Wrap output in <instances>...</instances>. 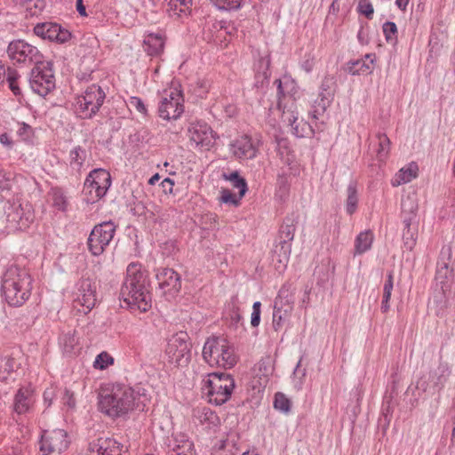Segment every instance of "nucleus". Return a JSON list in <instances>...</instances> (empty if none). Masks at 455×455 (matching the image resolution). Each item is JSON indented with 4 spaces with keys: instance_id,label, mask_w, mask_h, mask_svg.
<instances>
[{
    "instance_id": "obj_50",
    "label": "nucleus",
    "mask_w": 455,
    "mask_h": 455,
    "mask_svg": "<svg viewBox=\"0 0 455 455\" xmlns=\"http://www.w3.org/2000/svg\"><path fill=\"white\" fill-rule=\"evenodd\" d=\"M59 396L60 398L61 403L63 405L68 406L69 409H74L76 407V398L75 394L69 388H63L58 390Z\"/></svg>"
},
{
    "instance_id": "obj_63",
    "label": "nucleus",
    "mask_w": 455,
    "mask_h": 455,
    "mask_svg": "<svg viewBox=\"0 0 455 455\" xmlns=\"http://www.w3.org/2000/svg\"><path fill=\"white\" fill-rule=\"evenodd\" d=\"M57 396H59V393L55 387L46 388L44 392V403H47L48 406L52 403L53 399Z\"/></svg>"
},
{
    "instance_id": "obj_21",
    "label": "nucleus",
    "mask_w": 455,
    "mask_h": 455,
    "mask_svg": "<svg viewBox=\"0 0 455 455\" xmlns=\"http://www.w3.org/2000/svg\"><path fill=\"white\" fill-rule=\"evenodd\" d=\"M375 61L376 55L367 53L363 59L349 60L347 63L346 71L352 76L368 75L372 72Z\"/></svg>"
},
{
    "instance_id": "obj_11",
    "label": "nucleus",
    "mask_w": 455,
    "mask_h": 455,
    "mask_svg": "<svg viewBox=\"0 0 455 455\" xmlns=\"http://www.w3.org/2000/svg\"><path fill=\"white\" fill-rule=\"evenodd\" d=\"M30 87L38 95L45 97L55 88V77L52 65L41 61L36 64L30 74Z\"/></svg>"
},
{
    "instance_id": "obj_44",
    "label": "nucleus",
    "mask_w": 455,
    "mask_h": 455,
    "mask_svg": "<svg viewBox=\"0 0 455 455\" xmlns=\"http://www.w3.org/2000/svg\"><path fill=\"white\" fill-rule=\"evenodd\" d=\"M418 238V227H406L403 228V240L404 246L408 250H412L414 246L416 245Z\"/></svg>"
},
{
    "instance_id": "obj_53",
    "label": "nucleus",
    "mask_w": 455,
    "mask_h": 455,
    "mask_svg": "<svg viewBox=\"0 0 455 455\" xmlns=\"http://www.w3.org/2000/svg\"><path fill=\"white\" fill-rule=\"evenodd\" d=\"M243 196H240L239 194H234L229 189L223 188L221 190L220 201L224 204H228L234 206H237L240 204L241 199Z\"/></svg>"
},
{
    "instance_id": "obj_56",
    "label": "nucleus",
    "mask_w": 455,
    "mask_h": 455,
    "mask_svg": "<svg viewBox=\"0 0 455 455\" xmlns=\"http://www.w3.org/2000/svg\"><path fill=\"white\" fill-rule=\"evenodd\" d=\"M383 33L385 35V38L387 42H392L395 39V35L397 33V27L393 21H387L383 24Z\"/></svg>"
},
{
    "instance_id": "obj_42",
    "label": "nucleus",
    "mask_w": 455,
    "mask_h": 455,
    "mask_svg": "<svg viewBox=\"0 0 455 455\" xmlns=\"http://www.w3.org/2000/svg\"><path fill=\"white\" fill-rule=\"evenodd\" d=\"M20 76L18 74L17 70L8 68H7V78L5 81L8 84L9 89L12 92L15 96L21 95V89L19 85V80Z\"/></svg>"
},
{
    "instance_id": "obj_45",
    "label": "nucleus",
    "mask_w": 455,
    "mask_h": 455,
    "mask_svg": "<svg viewBox=\"0 0 455 455\" xmlns=\"http://www.w3.org/2000/svg\"><path fill=\"white\" fill-rule=\"evenodd\" d=\"M291 400L283 393H276L274 399V408L283 413L291 411Z\"/></svg>"
},
{
    "instance_id": "obj_18",
    "label": "nucleus",
    "mask_w": 455,
    "mask_h": 455,
    "mask_svg": "<svg viewBox=\"0 0 455 455\" xmlns=\"http://www.w3.org/2000/svg\"><path fill=\"white\" fill-rule=\"evenodd\" d=\"M34 33L51 42L64 44L71 38V33L60 25L52 22L38 23L34 28Z\"/></svg>"
},
{
    "instance_id": "obj_7",
    "label": "nucleus",
    "mask_w": 455,
    "mask_h": 455,
    "mask_svg": "<svg viewBox=\"0 0 455 455\" xmlns=\"http://www.w3.org/2000/svg\"><path fill=\"white\" fill-rule=\"evenodd\" d=\"M297 217L293 214L287 216L280 227L273 250V260H276L281 266L277 268H285L291 252V243L294 238Z\"/></svg>"
},
{
    "instance_id": "obj_52",
    "label": "nucleus",
    "mask_w": 455,
    "mask_h": 455,
    "mask_svg": "<svg viewBox=\"0 0 455 455\" xmlns=\"http://www.w3.org/2000/svg\"><path fill=\"white\" fill-rule=\"evenodd\" d=\"M114 363V358L107 352H101L96 356L93 366L96 369L104 370Z\"/></svg>"
},
{
    "instance_id": "obj_10",
    "label": "nucleus",
    "mask_w": 455,
    "mask_h": 455,
    "mask_svg": "<svg viewBox=\"0 0 455 455\" xmlns=\"http://www.w3.org/2000/svg\"><path fill=\"white\" fill-rule=\"evenodd\" d=\"M111 185V175L105 169H94L90 172L85 179L84 192L91 197L88 203H95L101 199L108 192Z\"/></svg>"
},
{
    "instance_id": "obj_13",
    "label": "nucleus",
    "mask_w": 455,
    "mask_h": 455,
    "mask_svg": "<svg viewBox=\"0 0 455 455\" xmlns=\"http://www.w3.org/2000/svg\"><path fill=\"white\" fill-rule=\"evenodd\" d=\"M166 355L170 363L177 366H187L191 360V343L186 333L173 336L168 342Z\"/></svg>"
},
{
    "instance_id": "obj_41",
    "label": "nucleus",
    "mask_w": 455,
    "mask_h": 455,
    "mask_svg": "<svg viewBox=\"0 0 455 455\" xmlns=\"http://www.w3.org/2000/svg\"><path fill=\"white\" fill-rule=\"evenodd\" d=\"M86 159V150L81 146L75 147L69 153V164L73 169L80 170Z\"/></svg>"
},
{
    "instance_id": "obj_27",
    "label": "nucleus",
    "mask_w": 455,
    "mask_h": 455,
    "mask_svg": "<svg viewBox=\"0 0 455 455\" xmlns=\"http://www.w3.org/2000/svg\"><path fill=\"white\" fill-rule=\"evenodd\" d=\"M167 455H196L194 443L185 435L179 434L173 438L172 447Z\"/></svg>"
},
{
    "instance_id": "obj_22",
    "label": "nucleus",
    "mask_w": 455,
    "mask_h": 455,
    "mask_svg": "<svg viewBox=\"0 0 455 455\" xmlns=\"http://www.w3.org/2000/svg\"><path fill=\"white\" fill-rule=\"evenodd\" d=\"M231 148L233 154L240 159H252L256 156L257 148L251 142V139L247 136H241L232 144Z\"/></svg>"
},
{
    "instance_id": "obj_62",
    "label": "nucleus",
    "mask_w": 455,
    "mask_h": 455,
    "mask_svg": "<svg viewBox=\"0 0 455 455\" xmlns=\"http://www.w3.org/2000/svg\"><path fill=\"white\" fill-rule=\"evenodd\" d=\"M11 186V174L0 170V191L9 190Z\"/></svg>"
},
{
    "instance_id": "obj_48",
    "label": "nucleus",
    "mask_w": 455,
    "mask_h": 455,
    "mask_svg": "<svg viewBox=\"0 0 455 455\" xmlns=\"http://www.w3.org/2000/svg\"><path fill=\"white\" fill-rule=\"evenodd\" d=\"M451 256V248L450 245L443 246L441 251V259L437 262V275H441L443 271H444V275L446 276L449 272L448 265L449 263L444 261V258L450 259Z\"/></svg>"
},
{
    "instance_id": "obj_35",
    "label": "nucleus",
    "mask_w": 455,
    "mask_h": 455,
    "mask_svg": "<svg viewBox=\"0 0 455 455\" xmlns=\"http://www.w3.org/2000/svg\"><path fill=\"white\" fill-rule=\"evenodd\" d=\"M290 192V182L288 179V173L282 171L277 174L275 196L281 201H284Z\"/></svg>"
},
{
    "instance_id": "obj_58",
    "label": "nucleus",
    "mask_w": 455,
    "mask_h": 455,
    "mask_svg": "<svg viewBox=\"0 0 455 455\" xmlns=\"http://www.w3.org/2000/svg\"><path fill=\"white\" fill-rule=\"evenodd\" d=\"M128 105L131 108H133L134 109H136L138 112L142 114L143 116L148 115V109L140 98L135 97V96L130 97Z\"/></svg>"
},
{
    "instance_id": "obj_20",
    "label": "nucleus",
    "mask_w": 455,
    "mask_h": 455,
    "mask_svg": "<svg viewBox=\"0 0 455 455\" xmlns=\"http://www.w3.org/2000/svg\"><path fill=\"white\" fill-rule=\"evenodd\" d=\"M92 455H124L127 448L111 437H100L89 444Z\"/></svg>"
},
{
    "instance_id": "obj_17",
    "label": "nucleus",
    "mask_w": 455,
    "mask_h": 455,
    "mask_svg": "<svg viewBox=\"0 0 455 455\" xmlns=\"http://www.w3.org/2000/svg\"><path fill=\"white\" fill-rule=\"evenodd\" d=\"M156 277L159 289L167 300L173 299L181 289L180 275L172 268H158Z\"/></svg>"
},
{
    "instance_id": "obj_36",
    "label": "nucleus",
    "mask_w": 455,
    "mask_h": 455,
    "mask_svg": "<svg viewBox=\"0 0 455 455\" xmlns=\"http://www.w3.org/2000/svg\"><path fill=\"white\" fill-rule=\"evenodd\" d=\"M418 175V165L415 163L409 164L407 168H403L399 171L395 177V182H393L394 186L405 184L411 181Z\"/></svg>"
},
{
    "instance_id": "obj_34",
    "label": "nucleus",
    "mask_w": 455,
    "mask_h": 455,
    "mask_svg": "<svg viewBox=\"0 0 455 455\" xmlns=\"http://www.w3.org/2000/svg\"><path fill=\"white\" fill-rule=\"evenodd\" d=\"M333 100L326 98V96H319L313 102L309 115L314 119H319L320 116H323L327 108L331 106Z\"/></svg>"
},
{
    "instance_id": "obj_40",
    "label": "nucleus",
    "mask_w": 455,
    "mask_h": 455,
    "mask_svg": "<svg viewBox=\"0 0 455 455\" xmlns=\"http://www.w3.org/2000/svg\"><path fill=\"white\" fill-rule=\"evenodd\" d=\"M336 89V78L333 76L327 75L323 77L321 83L319 96H326V98L333 100Z\"/></svg>"
},
{
    "instance_id": "obj_3",
    "label": "nucleus",
    "mask_w": 455,
    "mask_h": 455,
    "mask_svg": "<svg viewBox=\"0 0 455 455\" xmlns=\"http://www.w3.org/2000/svg\"><path fill=\"white\" fill-rule=\"evenodd\" d=\"M277 84V108L282 111V121L292 129V134L298 138L311 137L314 130L311 125L301 120L298 122L299 113L296 107L295 93L297 92L295 83L284 77L283 80L276 79Z\"/></svg>"
},
{
    "instance_id": "obj_23",
    "label": "nucleus",
    "mask_w": 455,
    "mask_h": 455,
    "mask_svg": "<svg viewBox=\"0 0 455 455\" xmlns=\"http://www.w3.org/2000/svg\"><path fill=\"white\" fill-rule=\"evenodd\" d=\"M402 219L404 228L419 226L417 220L418 203L414 196H407L401 203Z\"/></svg>"
},
{
    "instance_id": "obj_43",
    "label": "nucleus",
    "mask_w": 455,
    "mask_h": 455,
    "mask_svg": "<svg viewBox=\"0 0 455 455\" xmlns=\"http://www.w3.org/2000/svg\"><path fill=\"white\" fill-rule=\"evenodd\" d=\"M52 205L59 211H66L68 207L67 197L61 188H55L51 190Z\"/></svg>"
},
{
    "instance_id": "obj_14",
    "label": "nucleus",
    "mask_w": 455,
    "mask_h": 455,
    "mask_svg": "<svg viewBox=\"0 0 455 455\" xmlns=\"http://www.w3.org/2000/svg\"><path fill=\"white\" fill-rule=\"evenodd\" d=\"M190 144L200 151H209L215 144L216 132L205 122L191 123L188 128Z\"/></svg>"
},
{
    "instance_id": "obj_26",
    "label": "nucleus",
    "mask_w": 455,
    "mask_h": 455,
    "mask_svg": "<svg viewBox=\"0 0 455 455\" xmlns=\"http://www.w3.org/2000/svg\"><path fill=\"white\" fill-rule=\"evenodd\" d=\"M34 403L33 392L28 388H20L13 402V410L18 414L27 413Z\"/></svg>"
},
{
    "instance_id": "obj_55",
    "label": "nucleus",
    "mask_w": 455,
    "mask_h": 455,
    "mask_svg": "<svg viewBox=\"0 0 455 455\" xmlns=\"http://www.w3.org/2000/svg\"><path fill=\"white\" fill-rule=\"evenodd\" d=\"M357 12L364 15L368 20H371L374 13V9L369 0H358Z\"/></svg>"
},
{
    "instance_id": "obj_59",
    "label": "nucleus",
    "mask_w": 455,
    "mask_h": 455,
    "mask_svg": "<svg viewBox=\"0 0 455 455\" xmlns=\"http://www.w3.org/2000/svg\"><path fill=\"white\" fill-rule=\"evenodd\" d=\"M260 307L261 303L259 301H256L252 305V313L251 316V324L252 327H258L260 323Z\"/></svg>"
},
{
    "instance_id": "obj_39",
    "label": "nucleus",
    "mask_w": 455,
    "mask_h": 455,
    "mask_svg": "<svg viewBox=\"0 0 455 455\" xmlns=\"http://www.w3.org/2000/svg\"><path fill=\"white\" fill-rule=\"evenodd\" d=\"M378 140V148L376 149V156L379 162H384L390 151V140L385 133L379 132L376 134Z\"/></svg>"
},
{
    "instance_id": "obj_51",
    "label": "nucleus",
    "mask_w": 455,
    "mask_h": 455,
    "mask_svg": "<svg viewBox=\"0 0 455 455\" xmlns=\"http://www.w3.org/2000/svg\"><path fill=\"white\" fill-rule=\"evenodd\" d=\"M256 367L262 376L260 377V379L267 383L268 381V376L272 373L273 371L270 364V359L268 357L260 359L256 364Z\"/></svg>"
},
{
    "instance_id": "obj_1",
    "label": "nucleus",
    "mask_w": 455,
    "mask_h": 455,
    "mask_svg": "<svg viewBox=\"0 0 455 455\" xmlns=\"http://www.w3.org/2000/svg\"><path fill=\"white\" fill-rule=\"evenodd\" d=\"M98 398L99 410L113 419L123 417L133 410L144 411L148 401L145 388L121 384L101 391Z\"/></svg>"
},
{
    "instance_id": "obj_28",
    "label": "nucleus",
    "mask_w": 455,
    "mask_h": 455,
    "mask_svg": "<svg viewBox=\"0 0 455 455\" xmlns=\"http://www.w3.org/2000/svg\"><path fill=\"white\" fill-rule=\"evenodd\" d=\"M143 46L148 55L157 56L164 52V39L160 34L149 33L144 36Z\"/></svg>"
},
{
    "instance_id": "obj_49",
    "label": "nucleus",
    "mask_w": 455,
    "mask_h": 455,
    "mask_svg": "<svg viewBox=\"0 0 455 455\" xmlns=\"http://www.w3.org/2000/svg\"><path fill=\"white\" fill-rule=\"evenodd\" d=\"M60 345L63 347V351L66 354L72 353L75 346L77 343V339L76 338V335L72 332L64 333L60 338Z\"/></svg>"
},
{
    "instance_id": "obj_15",
    "label": "nucleus",
    "mask_w": 455,
    "mask_h": 455,
    "mask_svg": "<svg viewBox=\"0 0 455 455\" xmlns=\"http://www.w3.org/2000/svg\"><path fill=\"white\" fill-rule=\"evenodd\" d=\"M184 112V98L182 92L178 88L165 91L159 103V116L165 120H176Z\"/></svg>"
},
{
    "instance_id": "obj_8",
    "label": "nucleus",
    "mask_w": 455,
    "mask_h": 455,
    "mask_svg": "<svg viewBox=\"0 0 455 455\" xmlns=\"http://www.w3.org/2000/svg\"><path fill=\"white\" fill-rule=\"evenodd\" d=\"M106 99V93L100 85L88 86L84 94L77 97L76 108L82 118L91 119L100 109Z\"/></svg>"
},
{
    "instance_id": "obj_5",
    "label": "nucleus",
    "mask_w": 455,
    "mask_h": 455,
    "mask_svg": "<svg viewBox=\"0 0 455 455\" xmlns=\"http://www.w3.org/2000/svg\"><path fill=\"white\" fill-rule=\"evenodd\" d=\"M235 387L232 375L226 372H212L203 380L202 392L210 403L222 405L230 399Z\"/></svg>"
},
{
    "instance_id": "obj_54",
    "label": "nucleus",
    "mask_w": 455,
    "mask_h": 455,
    "mask_svg": "<svg viewBox=\"0 0 455 455\" xmlns=\"http://www.w3.org/2000/svg\"><path fill=\"white\" fill-rule=\"evenodd\" d=\"M220 10L232 11L241 7L243 0H211Z\"/></svg>"
},
{
    "instance_id": "obj_57",
    "label": "nucleus",
    "mask_w": 455,
    "mask_h": 455,
    "mask_svg": "<svg viewBox=\"0 0 455 455\" xmlns=\"http://www.w3.org/2000/svg\"><path fill=\"white\" fill-rule=\"evenodd\" d=\"M276 149L280 156L293 153L286 138H276Z\"/></svg>"
},
{
    "instance_id": "obj_25",
    "label": "nucleus",
    "mask_w": 455,
    "mask_h": 455,
    "mask_svg": "<svg viewBox=\"0 0 455 455\" xmlns=\"http://www.w3.org/2000/svg\"><path fill=\"white\" fill-rule=\"evenodd\" d=\"M293 306L291 303H282L281 300L274 301L273 327L278 331L289 320Z\"/></svg>"
},
{
    "instance_id": "obj_37",
    "label": "nucleus",
    "mask_w": 455,
    "mask_h": 455,
    "mask_svg": "<svg viewBox=\"0 0 455 455\" xmlns=\"http://www.w3.org/2000/svg\"><path fill=\"white\" fill-rule=\"evenodd\" d=\"M193 416L202 424L215 425L219 421L217 414L208 407H198L193 410Z\"/></svg>"
},
{
    "instance_id": "obj_31",
    "label": "nucleus",
    "mask_w": 455,
    "mask_h": 455,
    "mask_svg": "<svg viewBox=\"0 0 455 455\" xmlns=\"http://www.w3.org/2000/svg\"><path fill=\"white\" fill-rule=\"evenodd\" d=\"M374 235L371 230H364L358 234L355 240V254H363L371 248Z\"/></svg>"
},
{
    "instance_id": "obj_60",
    "label": "nucleus",
    "mask_w": 455,
    "mask_h": 455,
    "mask_svg": "<svg viewBox=\"0 0 455 455\" xmlns=\"http://www.w3.org/2000/svg\"><path fill=\"white\" fill-rule=\"evenodd\" d=\"M17 134L22 140H28L33 134V129L30 125L22 123L20 124Z\"/></svg>"
},
{
    "instance_id": "obj_46",
    "label": "nucleus",
    "mask_w": 455,
    "mask_h": 455,
    "mask_svg": "<svg viewBox=\"0 0 455 455\" xmlns=\"http://www.w3.org/2000/svg\"><path fill=\"white\" fill-rule=\"evenodd\" d=\"M229 307V318L231 324L237 325L243 319L240 308L238 307V297L235 295L231 298V301L228 305Z\"/></svg>"
},
{
    "instance_id": "obj_9",
    "label": "nucleus",
    "mask_w": 455,
    "mask_h": 455,
    "mask_svg": "<svg viewBox=\"0 0 455 455\" xmlns=\"http://www.w3.org/2000/svg\"><path fill=\"white\" fill-rule=\"evenodd\" d=\"M116 228L111 220L94 226L87 239L88 250L93 256H100L105 251L114 239Z\"/></svg>"
},
{
    "instance_id": "obj_6",
    "label": "nucleus",
    "mask_w": 455,
    "mask_h": 455,
    "mask_svg": "<svg viewBox=\"0 0 455 455\" xmlns=\"http://www.w3.org/2000/svg\"><path fill=\"white\" fill-rule=\"evenodd\" d=\"M203 358L210 366H220L230 369L237 362L234 348L229 342L220 337H211L203 347Z\"/></svg>"
},
{
    "instance_id": "obj_30",
    "label": "nucleus",
    "mask_w": 455,
    "mask_h": 455,
    "mask_svg": "<svg viewBox=\"0 0 455 455\" xmlns=\"http://www.w3.org/2000/svg\"><path fill=\"white\" fill-rule=\"evenodd\" d=\"M451 375V369L447 363H440L437 368L431 373L430 381L439 390L444 387Z\"/></svg>"
},
{
    "instance_id": "obj_19",
    "label": "nucleus",
    "mask_w": 455,
    "mask_h": 455,
    "mask_svg": "<svg viewBox=\"0 0 455 455\" xmlns=\"http://www.w3.org/2000/svg\"><path fill=\"white\" fill-rule=\"evenodd\" d=\"M76 301L81 305L84 314L89 313L96 305V285L90 278H83L78 283Z\"/></svg>"
},
{
    "instance_id": "obj_38",
    "label": "nucleus",
    "mask_w": 455,
    "mask_h": 455,
    "mask_svg": "<svg viewBox=\"0 0 455 455\" xmlns=\"http://www.w3.org/2000/svg\"><path fill=\"white\" fill-rule=\"evenodd\" d=\"M347 201H346V211L347 214L352 215L357 209L358 196L356 182L352 180L349 182L347 188Z\"/></svg>"
},
{
    "instance_id": "obj_29",
    "label": "nucleus",
    "mask_w": 455,
    "mask_h": 455,
    "mask_svg": "<svg viewBox=\"0 0 455 455\" xmlns=\"http://www.w3.org/2000/svg\"><path fill=\"white\" fill-rule=\"evenodd\" d=\"M193 0H169L167 12L171 17H187L191 12Z\"/></svg>"
},
{
    "instance_id": "obj_61",
    "label": "nucleus",
    "mask_w": 455,
    "mask_h": 455,
    "mask_svg": "<svg viewBox=\"0 0 455 455\" xmlns=\"http://www.w3.org/2000/svg\"><path fill=\"white\" fill-rule=\"evenodd\" d=\"M281 161L283 164L289 166V169L291 171V174L296 175L297 174V169L295 168V155L288 154L285 156H280Z\"/></svg>"
},
{
    "instance_id": "obj_47",
    "label": "nucleus",
    "mask_w": 455,
    "mask_h": 455,
    "mask_svg": "<svg viewBox=\"0 0 455 455\" xmlns=\"http://www.w3.org/2000/svg\"><path fill=\"white\" fill-rule=\"evenodd\" d=\"M281 300L282 303H291L293 306L294 298H293V289L291 283H284L278 291L275 301Z\"/></svg>"
},
{
    "instance_id": "obj_32",
    "label": "nucleus",
    "mask_w": 455,
    "mask_h": 455,
    "mask_svg": "<svg viewBox=\"0 0 455 455\" xmlns=\"http://www.w3.org/2000/svg\"><path fill=\"white\" fill-rule=\"evenodd\" d=\"M269 66H270V57L269 55H266L263 57H260L258 60V63L256 64V85L259 86V84H261V86H263L264 83H268V79L270 76L269 72Z\"/></svg>"
},
{
    "instance_id": "obj_64",
    "label": "nucleus",
    "mask_w": 455,
    "mask_h": 455,
    "mask_svg": "<svg viewBox=\"0 0 455 455\" xmlns=\"http://www.w3.org/2000/svg\"><path fill=\"white\" fill-rule=\"evenodd\" d=\"M174 186V182L170 178H166L162 181V187L165 193H172V188Z\"/></svg>"
},
{
    "instance_id": "obj_33",
    "label": "nucleus",
    "mask_w": 455,
    "mask_h": 455,
    "mask_svg": "<svg viewBox=\"0 0 455 455\" xmlns=\"http://www.w3.org/2000/svg\"><path fill=\"white\" fill-rule=\"evenodd\" d=\"M222 177L225 180L231 182L233 188L238 189L240 196H244L248 190V186L245 179L240 175L239 172L234 171L230 173H223Z\"/></svg>"
},
{
    "instance_id": "obj_2",
    "label": "nucleus",
    "mask_w": 455,
    "mask_h": 455,
    "mask_svg": "<svg viewBox=\"0 0 455 455\" xmlns=\"http://www.w3.org/2000/svg\"><path fill=\"white\" fill-rule=\"evenodd\" d=\"M120 297L131 308L146 312L151 307L150 281L140 264L132 262L128 265Z\"/></svg>"
},
{
    "instance_id": "obj_16",
    "label": "nucleus",
    "mask_w": 455,
    "mask_h": 455,
    "mask_svg": "<svg viewBox=\"0 0 455 455\" xmlns=\"http://www.w3.org/2000/svg\"><path fill=\"white\" fill-rule=\"evenodd\" d=\"M69 444L68 434L63 429L44 430L39 441L41 455H50L53 452L65 451Z\"/></svg>"
},
{
    "instance_id": "obj_4",
    "label": "nucleus",
    "mask_w": 455,
    "mask_h": 455,
    "mask_svg": "<svg viewBox=\"0 0 455 455\" xmlns=\"http://www.w3.org/2000/svg\"><path fill=\"white\" fill-rule=\"evenodd\" d=\"M33 279L30 274L18 266H11L2 282L5 301L13 307L22 306L31 296Z\"/></svg>"
},
{
    "instance_id": "obj_12",
    "label": "nucleus",
    "mask_w": 455,
    "mask_h": 455,
    "mask_svg": "<svg viewBox=\"0 0 455 455\" xmlns=\"http://www.w3.org/2000/svg\"><path fill=\"white\" fill-rule=\"evenodd\" d=\"M8 57L14 64H39L43 55L39 50L25 40H13L7 47Z\"/></svg>"
},
{
    "instance_id": "obj_24",
    "label": "nucleus",
    "mask_w": 455,
    "mask_h": 455,
    "mask_svg": "<svg viewBox=\"0 0 455 455\" xmlns=\"http://www.w3.org/2000/svg\"><path fill=\"white\" fill-rule=\"evenodd\" d=\"M20 368V363L13 355L0 356V381L7 382L14 380L17 371Z\"/></svg>"
}]
</instances>
